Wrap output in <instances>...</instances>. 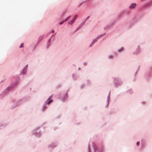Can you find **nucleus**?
Instances as JSON below:
<instances>
[{"label":"nucleus","instance_id":"1","mask_svg":"<svg viewBox=\"0 0 152 152\" xmlns=\"http://www.w3.org/2000/svg\"><path fill=\"white\" fill-rule=\"evenodd\" d=\"M52 96H50L48 99V100L47 102V104H49L50 103L52 102V100L51 99L52 98Z\"/></svg>","mask_w":152,"mask_h":152},{"label":"nucleus","instance_id":"2","mask_svg":"<svg viewBox=\"0 0 152 152\" xmlns=\"http://www.w3.org/2000/svg\"><path fill=\"white\" fill-rule=\"evenodd\" d=\"M136 5V4L134 3L132 4L131 5L129 6V8H132L134 7Z\"/></svg>","mask_w":152,"mask_h":152},{"label":"nucleus","instance_id":"3","mask_svg":"<svg viewBox=\"0 0 152 152\" xmlns=\"http://www.w3.org/2000/svg\"><path fill=\"white\" fill-rule=\"evenodd\" d=\"M96 40H97L96 39L94 40L92 42L91 45H90V47H91V45L94 44V43H95V42L96 41Z\"/></svg>","mask_w":152,"mask_h":152},{"label":"nucleus","instance_id":"4","mask_svg":"<svg viewBox=\"0 0 152 152\" xmlns=\"http://www.w3.org/2000/svg\"><path fill=\"white\" fill-rule=\"evenodd\" d=\"M70 17H71V16H69L67 18H66L64 20V22H66L70 18Z\"/></svg>","mask_w":152,"mask_h":152},{"label":"nucleus","instance_id":"5","mask_svg":"<svg viewBox=\"0 0 152 152\" xmlns=\"http://www.w3.org/2000/svg\"><path fill=\"white\" fill-rule=\"evenodd\" d=\"M74 22V21L72 20L70 21V22H68V23L70 25H72V24Z\"/></svg>","mask_w":152,"mask_h":152},{"label":"nucleus","instance_id":"6","mask_svg":"<svg viewBox=\"0 0 152 152\" xmlns=\"http://www.w3.org/2000/svg\"><path fill=\"white\" fill-rule=\"evenodd\" d=\"M77 15H76L75 16L74 18L72 20H73L74 21H75V19L77 18Z\"/></svg>","mask_w":152,"mask_h":152},{"label":"nucleus","instance_id":"7","mask_svg":"<svg viewBox=\"0 0 152 152\" xmlns=\"http://www.w3.org/2000/svg\"><path fill=\"white\" fill-rule=\"evenodd\" d=\"M23 43H22L21 44V45H20V46L19 48H21L22 47H23Z\"/></svg>","mask_w":152,"mask_h":152},{"label":"nucleus","instance_id":"8","mask_svg":"<svg viewBox=\"0 0 152 152\" xmlns=\"http://www.w3.org/2000/svg\"><path fill=\"white\" fill-rule=\"evenodd\" d=\"M64 21H62L61 22H60L59 24L60 25H61L62 24L64 23Z\"/></svg>","mask_w":152,"mask_h":152},{"label":"nucleus","instance_id":"9","mask_svg":"<svg viewBox=\"0 0 152 152\" xmlns=\"http://www.w3.org/2000/svg\"><path fill=\"white\" fill-rule=\"evenodd\" d=\"M140 144V142H137V145H139Z\"/></svg>","mask_w":152,"mask_h":152},{"label":"nucleus","instance_id":"10","mask_svg":"<svg viewBox=\"0 0 152 152\" xmlns=\"http://www.w3.org/2000/svg\"><path fill=\"white\" fill-rule=\"evenodd\" d=\"M54 32V31L53 30H52V33H53Z\"/></svg>","mask_w":152,"mask_h":152},{"label":"nucleus","instance_id":"11","mask_svg":"<svg viewBox=\"0 0 152 152\" xmlns=\"http://www.w3.org/2000/svg\"><path fill=\"white\" fill-rule=\"evenodd\" d=\"M50 39H49V41H50Z\"/></svg>","mask_w":152,"mask_h":152},{"label":"nucleus","instance_id":"12","mask_svg":"<svg viewBox=\"0 0 152 152\" xmlns=\"http://www.w3.org/2000/svg\"><path fill=\"white\" fill-rule=\"evenodd\" d=\"M89 17H88L87 18H89Z\"/></svg>","mask_w":152,"mask_h":152}]
</instances>
